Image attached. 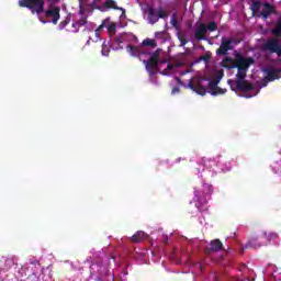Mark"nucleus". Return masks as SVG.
<instances>
[{
	"label": "nucleus",
	"mask_w": 281,
	"mask_h": 281,
	"mask_svg": "<svg viewBox=\"0 0 281 281\" xmlns=\"http://www.w3.org/2000/svg\"><path fill=\"white\" fill-rule=\"evenodd\" d=\"M147 19L151 25H155V23H157L159 19H168V12H166V10H164L162 8H158L155 13V8L149 7Z\"/></svg>",
	"instance_id": "nucleus-6"
},
{
	"label": "nucleus",
	"mask_w": 281,
	"mask_h": 281,
	"mask_svg": "<svg viewBox=\"0 0 281 281\" xmlns=\"http://www.w3.org/2000/svg\"><path fill=\"white\" fill-rule=\"evenodd\" d=\"M222 67L224 69H236V59L232 57H226L222 60Z\"/></svg>",
	"instance_id": "nucleus-14"
},
{
	"label": "nucleus",
	"mask_w": 281,
	"mask_h": 281,
	"mask_svg": "<svg viewBox=\"0 0 281 281\" xmlns=\"http://www.w3.org/2000/svg\"><path fill=\"white\" fill-rule=\"evenodd\" d=\"M177 36H178V40L180 41L179 47H186V45H188V40L186 38V35L178 33Z\"/></svg>",
	"instance_id": "nucleus-25"
},
{
	"label": "nucleus",
	"mask_w": 281,
	"mask_h": 281,
	"mask_svg": "<svg viewBox=\"0 0 281 281\" xmlns=\"http://www.w3.org/2000/svg\"><path fill=\"white\" fill-rule=\"evenodd\" d=\"M87 23V18H81L79 21H77L74 25L77 27H82Z\"/></svg>",
	"instance_id": "nucleus-29"
},
{
	"label": "nucleus",
	"mask_w": 281,
	"mask_h": 281,
	"mask_svg": "<svg viewBox=\"0 0 281 281\" xmlns=\"http://www.w3.org/2000/svg\"><path fill=\"white\" fill-rule=\"evenodd\" d=\"M16 265V258L15 257H9L4 261V269H12Z\"/></svg>",
	"instance_id": "nucleus-18"
},
{
	"label": "nucleus",
	"mask_w": 281,
	"mask_h": 281,
	"mask_svg": "<svg viewBox=\"0 0 281 281\" xmlns=\"http://www.w3.org/2000/svg\"><path fill=\"white\" fill-rule=\"evenodd\" d=\"M207 30L209 32H216L218 30V23H216L215 21L209 22L206 25V31Z\"/></svg>",
	"instance_id": "nucleus-23"
},
{
	"label": "nucleus",
	"mask_w": 281,
	"mask_h": 281,
	"mask_svg": "<svg viewBox=\"0 0 281 281\" xmlns=\"http://www.w3.org/2000/svg\"><path fill=\"white\" fill-rule=\"evenodd\" d=\"M179 91H181V89H179V87H173L171 90L172 95H175V93H179Z\"/></svg>",
	"instance_id": "nucleus-32"
},
{
	"label": "nucleus",
	"mask_w": 281,
	"mask_h": 281,
	"mask_svg": "<svg viewBox=\"0 0 281 281\" xmlns=\"http://www.w3.org/2000/svg\"><path fill=\"white\" fill-rule=\"evenodd\" d=\"M164 245H168V236L162 239Z\"/></svg>",
	"instance_id": "nucleus-33"
},
{
	"label": "nucleus",
	"mask_w": 281,
	"mask_h": 281,
	"mask_svg": "<svg viewBox=\"0 0 281 281\" xmlns=\"http://www.w3.org/2000/svg\"><path fill=\"white\" fill-rule=\"evenodd\" d=\"M69 25V18H66L64 21L59 23V30H65Z\"/></svg>",
	"instance_id": "nucleus-31"
},
{
	"label": "nucleus",
	"mask_w": 281,
	"mask_h": 281,
	"mask_svg": "<svg viewBox=\"0 0 281 281\" xmlns=\"http://www.w3.org/2000/svg\"><path fill=\"white\" fill-rule=\"evenodd\" d=\"M207 34V26L203 23H200L199 26L195 29L194 36L196 41H205V35Z\"/></svg>",
	"instance_id": "nucleus-12"
},
{
	"label": "nucleus",
	"mask_w": 281,
	"mask_h": 281,
	"mask_svg": "<svg viewBox=\"0 0 281 281\" xmlns=\"http://www.w3.org/2000/svg\"><path fill=\"white\" fill-rule=\"evenodd\" d=\"M216 165H217L216 160H214L213 158H210V157L202 158V166H204V168H207V170H212Z\"/></svg>",
	"instance_id": "nucleus-16"
},
{
	"label": "nucleus",
	"mask_w": 281,
	"mask_h": 281,
	"mask_svg": "<svg viewBox=\"0 0 281 281\" xmlns=\"http://www.w3.org/2000/svg\"><path fill=\"white\" fill-rule=\"evenodd\" d=\"M218 251H225V246L221 239H213L210 241L209 247L205 248V254L210 256L211 254H218Z\"/></svg>",
	"instance_id": "nucleus-9"
},
{
	"label": "nucleus",
	"mask_w": 281,
	"mask_h": 281,
	"mask_svg": "<svg viewBox=\"0 0 281 281\" xmlns=\"http://www.w3.org/2000/svg\"><path fill=\"white\" fill-rule=\"evenodd\" d=\"M266 75L265 79L267 82H273V80H280L281 78V69L274 67H268L263 69Z\"/></svg>",
	"instance_id": "nucleus-10"
},
{
	"label": "nucleus",
	"mask_w": 281,
	"mask_h": 281,
	"mask_svg": "<svg viewBox=\"0 0 281 281\" xmlns=\"http://www.w3.org/2000/svg\"><path fill=\"white\" fill-rule=\"evenodd\" d=\"M46 19L53 25H58V21H60V7H50L45 11Z\"/></svg>",
	"instance_id": "nucleus-8"
},
{
	"label": "nucleus",
	"mask_w": 281,
	"mask_h": 281,
	"mask_svg": "<svg viewBox=\"0 0 281 281\" xmlns=\"http://www.w3.org/2000/svg\"><path fill=\"white\" fill-rule=\"evenodd\" d=\"M278 238V235L276 233H266V237H263L265 245H269L271 240H276Z\"/></svg>",
	"instance_id": "nucleus-20"
},
{
	"label": "nucleus",
	"mask_w": 281,
	"mask_h": 281,
	"mask_svg": "<svg viewBox=\"0 0 281 281\" xmlns=\"http://www.w3.org/2000/svg\"><path fill=\"white\" fill-rule=\"evenodd\" d=\"M204 60H207V57H204Z\"/></svg>",
	"instance_id": "nucleus-38"
},
{
	"label": "nucleus",
	"mask_w": 281,
	"mask_h": 281,
	"mask_svg": "<svg viewBox=\"0 0 281 281\" xmlns=\"http://www.w3.org/2000/svg\"><path fill=\"white\" fill-rule=\"evenodd\" d=\"M237 80L235 81L234 86V80L229 79L228 85L232 89V91H243L244 93H248V91H254V85L247 81L245 78L247 76L240 77L236 76Z\"/></svg>",
	"instance_id": "nucleus-3"
},
{
	"label": "nucleus",
	"mask_w": 281,
	"mask_h": 281,
	"mask_svg": "<svg viewBox=\"0 0 281 281\" xmlns=\"http://www.w3.org/2000/svg\"><path fill=\"white\" fill-rule=\"evenodd\" d=\"M117 30V25H115V23H111L109 26H108V32L109 34H115Z\"/></svg>",
	"instance_id": "nucleus-28"
},
{
	"label": "nucleus",
	"mask_w": 281,
	"mask_h": 281,
	"mask_svg": "<svg viewBox=\"0 0 281 281\" xmlns=\"http://www.w3.org/2000/svg\"><path fill=\"white\" fill-rule=\"evenodd\" d=\"M127 54L132 55L133 58H138L142 60V56H150L149 59H143V63L146 69L154 74L155 70L159 67V56H161V49H156L154 53L147 52L142 46H135L128 44L126 46Z\"/></svg>",
	"instance_id": "nucleus-1"
},
{
	"label": "nucleus",
	"mask_w": 281,
	"mask_h": 281,
	"mask_svg": "<svg viewBox=\"0 0 281 281\" xmlns=\"http://www.w3.org/2000/svg\"><path fill=\"white\" fill-rule=\"evenodd\" d=\"M273 5H271L269 2H266L263 4V9L261 10V16H263V19H269V16L273 14Z\"/></svg>",
	"instance_id": "nucleus-13"
},
{
	"label": "nucleus",
	"mask_w": 281,
	"mask_h": 281,
	"mask_svg": "<svg viewBox=\"0 0 281 281\" xmlns=\"http://www.w3.org/2000/svg\"><path fill=\"white\" fill-rule=\"evenodd\" d=\"M167 69H170V64H168Z\"/></svg>",
	"instance_id": "nucleus-37"
},
{
	"label": "nucleus",
	"mask_w": 281,
	"mask_h": 281,
	"mask_svg": "<svg viewBox=\"0 0 281 281\" xmlns=\"http://www.w3.org/2000/svg\"><path fill=\"white\" fill-rule=\"evenodd\" d=\"M146 238H148V235L143 231H138L131 237V240L132 243H142V240H146Z\"/></svg>",
	"instance_id": "nucleus-15"
},
{
	"label": "nucleus",
	"mask_w": 281,
	"mask_h": 281,
	"mask_svg": "<svg viewBox=\"0 0 281 281\" xmlns=\"http://www.w3.org/2000/svg\"><path fill=\"white\" fill-rule=\"evenodd\" d=\"M104 7L112 8L113 10H120V8L117 7V2H115V0H105Z\"/></svg>",
	"instance_id": "nucleus-22"
},
{
	"label": "nucleus",
	"mask_w": 281,
	"mask_h": 281,
	"mask_svg": "<svg viewBox=\"0 0 281 281\" xmlns=\"http://www.w3.org/2000/svg\"><path fill=\"white\" fill-rule=\"evenodd\" d=\"M262 52H270V54H277V56L281 57V44L277 38H269L266 43L261 45Z\"/></svg>",
	"instance_id": "nucleus-7"
},
{
	"label": "nucleus",
	"mask_w": 281,
	"mask_h": 281,
	"mask_svg": "<svg viewBox=\"0 0 281 281\" xmlns=\"http://www.w3.org/2000/svg\"><path fill=\"white\" fill-rule=\"evenodd\" d=\"M272 34L274 36H281V20H279L276 24V27L272 29Z\"/></svg>",
	"instance_id": "nucleus-24"
},
{
	"label": "nucleus",
	"mask_w": 281,
	"mask_h": 281,
	"mask_svg": "<svg viewBox=\"0 0 281 281\" xmlns=\"http://www.w3.org/2000/svg\"><path fill=\"white\" fill-rule=\"evenodd\" d=\"M109 52H111V49L106 45V42H103L102 43V50H101L102 56H109Z\"/></svg>",
	"instance_id": "nucleus-27"
},
{
	"label": "nucleus",
	"mask_w": 281,
	"mask_h": 281,
	"mask_svg": "<svg viewBox=\"0 0 281 281\" xmlns=\"http://www.w3.org/2000/svg\"><path fill=\"white\" fill-rule=\"evenodd\" d=\"M161 34H162L161 32H156V33H155V37H156V38H159V36H161Z\"/></svg>",
	"instance_id": "nucleus-34"
},
{
	"label": "nucleus",
	"mask_w": 281,
	"mask_h": 281,
	"mask_svg": "<svg viewBox=\"0 0 281 281\" xmlns=\"http://www.w3.org/2000/svg\"><path fill=\"white\" fill-rule=\"evenodd\" d=\"M202 80H198L195 82H193L192 80L189 81V89H191V91H194L198 93V95H205V93H207V89L201 85Z\"/></svg>",
	"instance_id": "nucleus-11"
},
{
	"label": "nucleus",
	"mask_w": 281,
	"mask_h": 281,
	"mask_svg": "<svg viewBox=\"0 0 281 281\" xmlns=\"http://www.w3.org/2000/svg\"><path fill=\"white\" fill-rule=\"evenodd\" d=\"M237 43L236 38L222 37L221 45L215 52L216 56H227V52H232Z\"/></svg>",
	"instance_id": "nucleus-4"
},
{
	"label": "nucleus",
	"mask_w": 281,
	"mask_h": 281,
	"mask_svg": "<svg viewBox=\"0 0 281 281\" xmlns=\"http://www.w3.org/2000/svg\"><path fill=\"white\" fill-rule=\"evenodd\" d=\"M218 82H221V79H213L209 82V87L211 89V91H214L218 88Z\"/></svg>",
	"instance_id": "nucleus-26"
},
{
	"label": "nucleus",
	"mask_w": 281,
	"mask_h": 281,
	"mask_svg": "<svg viewBox=\"0 0 281 281\" xmlns=\"http://www.w3.org/2000/svg\"><path fill=\"white\" fill-rule=\"evenodd\" d=\"M267 237V232H262L261 234H251L245 248L246 249H259V247L265 246V238Z\"/></svg>",
	"instance_id": "nucleus-5"
},
{
	"label": "nucleus",
	"mask_w": 281,
	"mask_h": 281,
	"mask_svg": "<svg viewBox=\"0 0 281 281\" xmlns=\"http://www.w3.org/2000/svg\"><path fill=\"white\" fill-rule=\"evenodd\" d=\"M260 8H262V3L261 2H254L252 5L250 7V10L252 12V16H256V14H258V12H260Z\"/></svg>",
	"instance_id": "nucleus-19"
},
{
	"label": "nucleus",
	"mask_w": 281,
	"mask_h": 281,
	"mask_svg": "<svg viewBox=\"0 0 281 281\" xmlns=\"http://www.w3.org/2000/svg\"><path fill=\"white\" fill-rule=\"evenodd\" d=\"M170 24L172 25V27H175V30L179 31L181 29V26L179 25V20L177 19V13H173L171 15V21Z\"/></svg>",
	"instance_id": "nucleus-21"
},
{
	"label": "nucleus",
	"mask_w": 281,
	"mask_h": 281,
	"mask_svg": "<svg viewBox=\"0 0 281 281\" xmlns=\"http://www.w3.org/2000/svg\"><path fill=\"white\" fill-rule=\"evenodd\" d=\"M212 95H223V93H225V90H223L222 88H215V90H213Z\"/></svg>",
	"instance_id": "nucleus-30"
},
{
	"label": "nucleus",
	"mask_w": 281,
	"mask_h": 281,
	"mask_svg": "<svg viewBox=\"0 0 281 281\" xmlns=\"http://www.w3.org/2000/svg\"><path fill=\"white\" fill-rule=\"evenodd\" d=\"M256 60L254 57H244L240 53L235 55V69H237L236 76L244 77L247 76V71H249V66L254 65Z\"/></svg>",
	"instance_id": "nucleus-2"
},
{
	"label": "nucleus",
	"mask_w": 281,
	"mask_h": 281,
	"mask_svg": "<svg viewBox=\"0 0 281 281\" xmlns=\"http://www.w3.org/2000/svg\"><path fill=\"white\" fill-rule=\"evenodd\" d=\"M104 27V24L99 25L98 30H102Z\"/></svg>",
	"instance_id": "nucleus-36"
},
{
	"label": "nucleus",
	"mask_w": 281,
	"mask_h": 281,
	"mask_svg": "<svg viewBox=\"0 0 281 281\" xmlns=\"http://www.w3.org/2000/svg\"><path fill=\"white\" fill-rule=\"evenodd\" d=\"M140 47H153L155 49L157 47V41L147 37L142 42Z\"/></svg>",
	"instance_id": "nucleus-17"
},
{
	"label": "nucleus",
	"mask_w": 281,
	"mask_h": 281,
	"mask_svg": "<svg viewBox=\"0 0 281 281\" xmlns=\"http://www.w3.org/2000/svg\"><path fill=\"white\" fill-rule=\"evenodd\" d=\"M115 42L116 43H122V41H120V37H115Z\"/></svg>",
	"instance_id": "nucleus-35"
}]
</instances>
